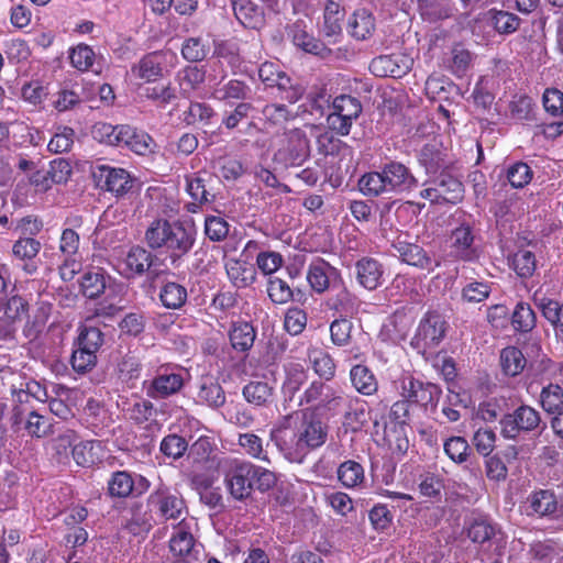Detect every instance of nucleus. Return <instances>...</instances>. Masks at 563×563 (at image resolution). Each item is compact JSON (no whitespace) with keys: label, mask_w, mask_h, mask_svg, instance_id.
Returning a JSON list of instances; mask_svg holds the SVG:
<instances>
[{"label":"nucleus","mask_w":563,"mask_h":563,"mask_svg":"<svg viewBox=\"0 0 563 563\" xmlns=\"http://www.w3.org/2000/svg\"><path fill=\"white\" fill-rule=\"evenodd\" d=\"M197 229L192 223L156 219L145 231V242L152 250H164L172 265H177L192 250Z\"/></svg>","instance_id":"f257e3e1"},{"label":"nucleus","mask_w":563,"mask_h":563,"mask_svg":"<svg viewBox=\"0 0 563 563\" xmlns=\"http://www.w3.org/2000/svg\"><path fill=\"white\" fill-rule=\"evenodd\" d=\"M328 438V426L314 413H303L302 421L290 442L282 431L273 430L271 439L286 460L302 463L309 452L322 446Z\"/></svg>","instance_id":"f03ea898"},{"label":"nucleus","mask_w":563,"mask_h":563,"mask_svg":"<svg viewBox=\"0 0 563 563\" xmlns=\"http://www.w3.org/2000/svg\"><path fill=\"white\" fill-rule=\"evenodd\" d=\"M500 435L507 440H518L526 434H540L545 424L540 412L531 406L521 405L499 419Z\"/></svg>","instance_id":"7ed1b4c3"},{"label":"nucleus","mask_w":563,"mask_h":563,"mask_svg":"<svg viewBox=\"0 0 563 563\" xmlns=\"http://www.w3.org/2000/svg\"><path fill=\"white\" fill-rule=\"evenodd\" d=\"M423 185L427 187L420 191V197L429 200L431 203L455 205L463 198V184L451 170L430 177Z\"/></svg>","instance_id":"20e7f679"},{"label":"nucleus","mask_w":563,"mask_h":563,"mask_svg":"<svg viewBox=\"0 0 563 563\" xmlns=\"http://www.w3.org/2000/svg\"><path fill=\"white\" fill-rule=\"evenodd\" d=\"M258 76L267 88H276L279 98L290 103L297 102L305 93V87L297 80H292L274 63L262 64Z\"/></svg>","instance_id":"39448f33"},{"label":"nucleus","mask_w":563,"mask_h":563,"mask_svg":"<svg viewBox=\"0 0 563 563\" xmlns=\"http://www.w3.org/2000/svg\"><path fill=\"white\" fill-rule=\"evenodd\" d=\"M253 463L231 460L224 472V484L232 498L239 501L249 499L253 493Z\"/></svg>","instance_id":"423d86ee"},{"label":"nucleus","mask_w":563,"mask_h":563,"mask_svg":"<svg viewBox=\"0 0 563 563\" xmlns=\"http://www.w3.org/2000/svg\"><path fill=\"white\" fill-rule=\"evenodd\" d=\"M309 155L310 146L306 133L300 129H291L284 133L275 159L286 166H299Z\"/></svg>","instance_id":"0eeeda50"},{"label":"nucleus","mask_w":563,"mask_h":563,"mask_svg":"<svg viewBox=\"0 0 563 563\" xmlns=\"http://www.w3.org/2000/svg\"><path fill=\"white\" fill-rule=\"evenodd\" d=\"M446 331V322L437 312H428L421 319L416 334L411 339V346L421 353L434 349L443 340Z\"/></svg>","instance_id":"6e6552de"},{"label":"nucleus","mask_w":563,"mask_h":563,"mask_svg":"<svg viewBox=\"0 0 563 563\" xmlns=\"http://www.w3.org/2000/svg\"><path fill=\"white\" fill-rule=\"evenodd\" d=\"M220 179L207 170H200L192 175L186 176V189L195 202L192 208L188 210L196 212L199 206L211 203L216 200Z\"/></svg>","instance_id":"1a4fd4ad"},{"label":"nucleus","mask_w":563,"mask_h":563,"mask_svg":"<svg viewBox=\"0 0 563 563\" xmlns=\"http://www.w3.org/2000/svg\"><path fill=\"white\" fill-rule=\"evenodd\" d=\"M441 388L432 383H424L412 376L406 377L401 382V396L423 407L426 411L435 412L438 402L441 398Z\"/></svg>","instance_id":"9d476101"},{"label":"nucleus","mask_w":563,"mask_h":563,"mask_svg":"<svg viewBox=\"0 0 563 563\" xmlns=\"http://www.w3.org/2000/svg\"><path fill=\"white\" fill-rule=\"evenodd\" d=\"M98 187L122 197L133 189L135 179L123 168L98 165L92 172Z\"/></svg>","instance_id":"9b49d317"},{"label":"nucleus","mask_w":563,"mask_h":563,"mask_svg":"<svg viewBox=\"0 0 563 563\" xmlns=\"http://www.w3.org/2000/svg\"><path fill=\"white\" fill-rule=\"evenodd\" d=\"M418 162L430 177L451 169L448 150L435 140L424 144L418 153Z\"/></svg>","instance_id":"f8f14e48"},{"label":"nucleus","mask_w":563,"mask_h":563,"mask_svg":"<svg viewBox=\"0 0 563 563\" xmlns=\"http://www.w3.org/2000/svg\"><path fill=\"white\" fill-rule=\"evenodd\" d=\"M147 503L164 520L178 519L184 509V500L163 484L150 494Z\"/></svg>","instance_id":"ddd939ff"},{"label":"nucleus","mask_w":563,"mask_h":563,"mask_svg":"<svg viewBox=\"0 0 563 563\" xmlns=\"http://www.w3.org/2000/svg\"><path fill=\"white\" fill-rule=\"evenodd\" d=\"M389 192L410 191L419 186L411 170L399 162H389L382 166Z\"/></svg>","instance_id":"4468645a"},{"label":"nucleus","mask_w":563,"mask_h":563,"mask_svg":"<svg viewBox=\"0 0 563 563\" xmlns=\"http://www.w3.org/2000/svg\"><path fill=\"white\" fill-rule=\"evenodd\" d=\"M118 146L126 147L137 155H147L155 152L156 143L145 131L139 130L129 124L119 125Z\"/></svg>","instance_id":"2eb2a0df"},{"label":"nucleus","mask_w":563,"mask_h":563,"mask_svg":"<svg viewBox=\"0 0 563 563\" xmlns=\"http://www.w3.org/2000/svg\"><path fill=\"white\" fill-rule=\"evenodd\" d=\"M154 526L152 508L142 503H133L128 509L124 529L134 537L147 534Z\"/></svg>","instance_id":"dca6fc26"},{"label":"nucleus","mask_w":563,"mask_h":563,"mask_svg":"<svg viewBox=\"0 0 563 563\" xmlns=\"http://www.w3.org/2000/svg\"><path fill=\"white\" fill-rule=\"evenodd\" d=\"M184 386V378L176 373H159L146 384V396L152 399H164L177 394Z\"/></svg>","instance_id":"f3484780"},{"label":"nucleus","mask_w":563,"mask_h":563,"mask_svg":"<svg viewBox=\"0 0 563 563\" xmlns=\"http://www.w3.org/2000/svg\"><path fill=\"white\" fill-rule=\"evenodd\" d=\"M526 512L528 516L555 517L560 506L554 492L550 489H540L531 493L526 501Z\"/></svg>","instance_id":"a211bd4d"},{"label":"nucleus","mask_w":563,"mask_h":563,"mask_svg":"<svg viewBox=\"0 0 563 563\" xmlns=\"http://www.w3.org/2000/svg\"><path fill=\"white\" fill-rule=\"evenodd\" d=\"M340 278L339 271L323 260L312 262L307 272V280L310 287L318 294L324 292Z\"/></svg>","instance_id":"6ab92c4d"},{"label":"nucleus","mask_w":563,"mask_h":563,"mask_svg":"<svg viewBox=\"0 0 563 563\" xmlns=\"http://www.w3.org/2000/svg\"><path fill=\"white\" fill-rule=\"evenodd\" d=\"M384 267L372 257H363L355 263L357 283L367 290L377 289L383 283Z\"/></svg>","instance_id":"aec40b11"},{"label":"nucleus","mask_w":563,"mask_h":563,"mask_svg":"<svg viewBox=\"0 0 563 563\" xmlns=\"http://www.w3.org/2000/svg\"><path fill=\"white\" fill-rule=\"evenodd\" d=\"M393 247L401 261L408 265L427 271L433 269L432 258L420 245L398 239L394 242Z\"/></svg>","instance_id":"412c9836"},{"label":"nucleus","mask_w":563,"mask_h":563,"mask_svg":"<svg viewBox=\"0 0 563 563\" xmlns=\"http://www.w3.org/2000/svg\"><path fill=\"white\" fill-rule=\"evenodd\" d=\"M165 60V54L163 52H152L144 55L136 64L131 68L133 76L144 79L147 82L156 81L163 77V63Z\"/></svg>","instance_id":"4be33fe9"},{"label":"nucleus","mask_w":563,"mask_h":563,"mask_svg":"<svg viewBox=\"0 0 563 563\" xmlns=\"http://www.w3.org/2000/svg\"><path fill=\"white\" fill-rule=\"evenodd\" d=\"M41 247V242L33 238H20L12 246L14 258L24 262L23 269L30 275L37 271V265L33 260L40 253Z\"/></svg>","instance_id":"5701e85b"},{"label":"nucleus","mask_w":563,"mask_h":563,"mask_svg":"<svg viewBox=\"0 0 563 563\" xmlns=\"http://www.w3.org/2000/svg\"><path fill=\"white\" fill-rule=\"evenodd\" d=\"M371 73L376 77L400 78L409 70V65L394 55H380L372 59Z\"/></svg>","instance_id":"b1692460"},{"label":"nucleus","mask_w":563,"mask_h":563,"mask_svg":"<svg viewBox=\"0 0 563 563\" xmlns=\"http://www.w3.org/2000/svg\"><path fill=\"white\" fill-rule=\"evenodd\" d=\"M421 18L428 22H438L454 15L455 8L450 0H417Z\"/></svg>","instance_id":"393cba45"},{"label":"nucleus","mask_w":563,"mask_h":563,"mask_svg":"<svg viewBox=\"0 0 563 563\" xmlns=\"http://www.w3.org/2000/svg\"><path fill=\"white\" fill-rule=\"evenodd\" d=\"M347 30L357 41L368 38L375 30V19L371 11L365 8L356 9L347 21Z\"/></svg>","instance_id":"a878e982"},{"label":"nucleus","mask_w":563,"mask_h":563,"mask_svg":"<svg viewBox=\"0 0 563 563\" xmlns=\"http://www.w3.org/2000/svg\"><path fill=\"white\" fill-rule=\"evenodd\" d=\"M467 537L474 543H485L489 541L497 531L493 521L484 515H472L465 522Z\"/></svg>","instance_id":"bb28decb"},{"label":"nucleus","mask_w":563,"mask_h":563,"mask_svg":"<svg viewBox=\"0 0 563 563\" xmlns=\"http://www.w3.org/2000/svg\"><path fill=\"white\" fill-rule=\"evenodd\" d=\"M238 21L250 29H257L263 23V11L252 0H230Z\"/></svg>","instance_id":"cd10ccee"},{"label":"nucleus","mask_w":563,"mask_h":563,"mask_svg":"<svg viewBox=\"0 0 563 563\" xmlns=\"http://www.w3.org/2000/svg\"><path fill=\"white\" fill-rule=\"evenodd\" d=\"M453 244L456 256L464 261H472L476 257V252L472 247L474 243L473 229L468 223H462L452 232Z\"/></svg>","instance_id":"c85d7f7f"},{"label":"nucleus","mask_w":563,"mask_h":563,"mask_svg":"<svg viewBox=\"0 0 563 563\" xmlns=\"http://www.w3.org/2000/svg\"><path fill=\"white\" fill-rule=\"evenodd\" d=\"M352 386L364 396H372L378 390V382L372 369L366 365H354L350 371Z\"/></svg>","instance_id":"c756f323"},{"label":"nucleus","mask_w":563,"mask_h":563,"mask_svg":"<svg viewBox=\"0 0 563 563\" xmlns=\"http://www.w3.org/2000/svg\"><path fill=\"white\" fill-rule=\"evenodd\" d=\"M225 271L229 279L238 288H245L256 279L255 268L244 261L230 258L225 263Z\"/></svg>","instance_id":"7c9ffc66"},{"label":"nucleus","mask_w":563,"mask_h":563,"mask_svg":"<svg viewBox=\"0 0 563 563\" xmlns=\"http://www.w3.org/2000/svg\"><path fill=\"white\" fill-rule=\"evenodd\" d=\"M244 399L257 407H267L273 402L274 388L267 382L252 380L243 389Z\"/></svg>","instance_id":"2f4dec72"},{"label":"nucleus","mask_w":563,"mask_h":563,"mask_svg":"<svg viewBox=\"0 0 563 563\" xmlns=\"http://www.w3.org/2000/svg\"><path fill=\"white\" fill-rule=\"evenodd\" d=\"M134 478L128 471L113 472L108 479L107 493L111 498H128L134 494Z\"/></svg>","instance_id":"473e14b6"},{"label":"nucleus","mask_w":563,"mask_h":563,"mask_svg":"<svg viewBox=\"0 0 563 563\" xmlns=\"http://www.w3.org/2000/svg\"><path fill=\"white\" fill-rule=\"evenodd\" d=\"M181 93L189 96L190 92L198 90L206 80V70L203 67L186 66L181 68L176 76Z\"/></svg>","instance_id":"72a5a7b5"},{"label":"nucleus","mask_w":563,"mask_h":563,"mask_svg":"<svg viewBox=\"0 0 563 563\" xmlns=\"http://www.w3.org/2000/svg\"><path fill=\"white\" fill-rule=\"evenodd\" d=\"M534 303L541 310L543 317L561 333H563V303L556 300L539 297L536 292L533 296Z\"/></svg>","instance_id":"f704fd0d"},{"label":"nucleus","mask_w":563,"mask_h":563,"mask_svg":"<svg viewBox=\"0 0 563 563\" xmlns=\"http://www.w3.org/2000/svg\"><path fill=\"white\" fill-rule=\"evenodd\" d=\"M256 331L249 322H240L232 327L229 339L234 350L239 352L249 351L255 341Z\"/></svg>","instance_id":"c9c22d12"},{"label":"nucleus","mask_w":563,"mask_h":563,"mask_svg":"<svg viewBox=\"0 0 563 563\" xmlns=\"http://www.w3.org/2000/svg\"><path fill=\"white\" fill-rule=\"evenodd\" d=\"M187 296V289L176 282L165 283L159 291L162 305L172 310L180 309L186 303Z\"/></svg>","instance_id":"e433bc0d"},{"label":"nucleus","mask_w":563,"mask_h":563,"mask_svg":"<svg viewBox=\"0 0 563 563\" xmlns=\"http://www.w3.org/2000/svg\"><path fill=\"white\" fill-rule=\"evenodd\" d=\"M360 300L349 291L346 287L342 289L330 300V309L335 310L340 317L352 318L358 312Z\"/></svg>","instance_id":"4c0bfd02"},{"label":"nucleus","mask_w":563,"mask_h":563,"mask_svg":"<svg viewBox=\"0 0 563 563\" xmlns=\"http://www.w3.org/2000/svg\"><path fill=\"white\" fill-rule=\"evenodd\" d=\"M345 16L344 8L336 0H328L324 8V34L325 36L339 35L342 31V22Z\"/></svg>","instance_id":"58836bf2"},{"label":"nucleus","mask_w":563,"mask_h":563,"mask_svg":"<svg viewBox=\"0 0 563 563\" xmlns=\"http://www.w3.org/2000/svg\"><path fill=\"white\" fill-rule=\"evenodd\" d=\"M526 357L521 350L516 346H507L500 352V366L507 376L519 375L526 366Z\"/></svg>","instance_id":"ea45409f"},{"label":"nucleus","mask_w":563,"mask_h":563,"mask_svg":"<svg viewBox=\"0 0 563 563\" xmlns=\"http://www.w3.org/2000/svg\"><path fill=\"white\" fill-rule=\"evenodd\" d=\"M107 288V279L102 271H88L80 280V289L85 297L96 299L100 297Z\"/></svg>","instance_id":"a19ab883"},{"label":"nucleus","mask_w":563,"mask_h":563,"mask_svg":"<svg viewBox=\"0 0 563 563\" xmlns=\"http://www.w3.org/2000/svg\"><path fill=\"white\" fill-rule=\"evenodd\" d=\"M489 21L495 31L499 34H511L520 25L521 19L515 13L492 9L488 11Z\"/></svg>","instance_id":"79ce46f5"},{"label":"nucleus","mask_w":563,"mask_h":563,"mask_svg":"<svg viewBox=\"0 0 563 563\" xmlns=\"http://www.w3.org/2000/svg\"><path fill=\"white\" fill-rule=\"evenodd\" d=\"M198 397L213 409H218L225 404V393L222 386L211 378L201 383Z\"/></svg>","instance_id":"37998d69"},{"label":"nucleus","mask_w":563,"mask_h":563,"mask_svg":"<svg viewBox=\"0 0 563 563\" xmlns=\"http://www.w3.org/2000/svg\"><path fill=\"white\" fill-rule=\"evenodd\" d=\"M309 361L316 374L325 379L330 380L335 375V364L333 358L320 349H312L308 352Z\"/></svg>","instance_id":"c03bdc74"},{"label":"nucleus","mask_w":563,"mask_h":563,"mask_svg":"<svg viewBox=\"0 0 563 563\" xmlns=\"http://www.w3.org/2000/svg\"><path fill=\"white\" fill-rule=\"evenodd\" d=\"M358 187L365 196L369 197H378L389 192L383 169L363 175L358 180Z\"/></svg>","instance_id":"a18cd8bd"},{"label":"nucleus","mask_w":563,"mask_h":563,"mask_svg":"<svg viewBox=\"0 0 563 563\" xmlns=\"http://www.w3.org/2000/svg\"><path fill=\"white\" fill-rule=\"evenodd\" d=\"M195 539L190 532L180 527L169 540V550L177 558L195 559L192 549Z\"/></svg>","instance_id":"49530a36"},{"label":"nucleus","mask_w":563,"mask_h":563,"mask_svg":"<svg viewBox=\"0 0 563 563\" xmlns=\"http://www.w3.org/2000/svg\"><path fill=\"white\" fill-rule=\"evenodd\" d=\"M536 314L530 305L520 301L516 305L511 316V324L516 331L530 332L536 327Z\"/></svg>","instance_id":"de8ad7c7"},{"label":"nucleus","mask_w":563,"mask_h":563,"mask_svg":"<svg viewBox=\"0 0 563 563\" xmlns=\"http://www.w3.org/2000/svg\"><path fill=\"white\" fill-rule=\"evenodd\" d=\"M152 262V253L141 246L131 247L125 258L126 268L137 275L144 274L151 267Z\"/></svg>","instance_id":"09e8293b"},{"label":"nucleus","mask_w":563,"mask_h":563,"mask_svg":"<svg viewBox=\"0 0 563 563\" xmlns=\"http://www.w3.org/2000/svg\"><path fill=\"white\" fill-rule=\"evenodd\" d=\"M540 404L549 413L559 412L563 409V388L556 384L543 387L540 394Z\"/></svg>","instance_id":"8fccbe9b"},{"label":"nucleus","mask_w":563,"mask_h":563,"mask_svg":"<svg viewBox=\"0 0 563 563\" xmlns=\"http://www.w3.org/2000/svg\"><path fill=\"white\" fill-rule=\"evenodd\" d=\"M103 343V332L97 327L85 324L79 328V334L74 345H79L97 353Z\"/></svg>","instance_id":"3c124183"},{"label":"nucleus","mask_w":563,"mask_h":563,"mask_svg":"<svg viewBox=\"0 0 563 563\" xmlns=\"http://www.w3.org/2000/svg\"><path fill=\"white\" fill-rule=\"evenodd\" d=\"M216 115L213 109L203 102H191L188 110L184 112V122L187 125H208Z\"/></svg>","instance_id":"603ef678"},{"label":"nucleus","mask_w":563,"mask_h":563,"mask_svg":"<svg viewBox=\"0 0 563 563\" xmlns=\"http://www.w3.org/2000/svg\"><path fill=\"white\" fill-rule=\"evenodd\" d=\"M210 46L200 37H189L181 46V56L189 63H199L206 59Z\"/></svg>","instance_id":"864d4df0"},{"label":"nucleus","mask_w":563,"mask_h":563,"mask_svg":"<svg viewBox=\"0 0 563 563\" xmlns=\"http://www.w3.org/2000/svg\"><path fill=\"white\" fill-rule=\"evenodd\" d=\"M70 364L75 372L85 374L90 372L97 364V353L92 350L74 345Z\"/></svg>","instance_id":"5fc2aeb1"},{"label":"nucleus","mask_w":563,"mask_h":563,"mask_svg":"<svg viewBox=\"0 0 563 563\" xmlns=\"http://www.w3.org/2000/svg\"><path fill=\"white\" fill-rule=\"evenodd\" d=\"M338 477L346 487H355L364 479L363 466L355 461H345L338 468Z\"/></svg>","instance_id":"6e6d98bb"},{"label":"nucleus","mask_w":563,"mask_h":563,"mask_svg":"<svg viewBox=\"0 0 563 563\" xmlns=\"http://www.w3.org/2000/svg\"><path fill=\"white\" fill-rule=\"evenodd\" d=\"M187 450V440L176 433H170L164 437L159 444V451L166 457L173 460H178L183 457Z\"/></svg>","instance_id":"4d7b16f0"},{"label":"nucleus","mask_w":563,"mask_h":563,"mask_svg":"<svg viewBox=\"0 0 563 563\" xmlns=\"http://www.w3.org/2000/svg\"><path fill=\"white\" fill-rule=\"evenodd\" d=\"M473 60L472 53L461 45L454 46L449 60V69L457 77H462L470 69Z\"/></svg>","instance_id":"13d9d810"},{"label":"nucleus","mask_w":563,"mask_h":563,"mask_svg":"<svg viewBox=\"0 0 563 563\" xmlns=\"http://www.w3.org/2000/svg\"><path fill=\"white\" fill-rule=\"evenodd\" d=\"M267 294L276 305H285L294 299V290L286 280L279 277L269 278Z\"/></svg>","instance_id":"bf43d9fd"},{"label":"nucleus","mask_w":563,"mask_h":563,"mask_svg":"<svg viewBox=\"0 0 563 563\" xmlns=\"http://www.w3.org/2000/svg\"><path fill=\"white\" fill-rule=\"evenodd\" d=\"M129 419L136 424H142L155 416L156 409L152 401L147 399H139L123 409Z\"/></svg>","instance_id":"052dcab7"},{"label":"nucleus","mask_w":563,"mask_h":563,"mask_svg":"<svg viewBox=\"0 0 563 563\" xmlns=\"http://www.w3.org/2000/svg\"><path fill=\"white\" fill-rule=\"evenodd\" d=\"M333 110L343 118L355 120L362 112V104L355 97L342 95L334 99Z\"/></svg>","instance_id":"680f3d73"},{"label":"nucleus","mask_w":563,"mask_h":563,"mask_svg":"<svg viewBox=\"0 0 563 563\" xmlns=\"http://www.w3.org/2000/svg\"><path fill=\"white\" fill-rule=\"evenodd\" d=\"M353 323L349 318L340 317L330 324L331 341L336 346H345L351 341Z\"/></svg>","instance_id":"e2e57ef3"},{"label":"nucleus","mask_w":563,"mask_h":563,"mask_svg":"<svg viewBox=\"0 0 563 563\" xmlns=\"http://www.w3.org/2000/svg\"><path fill=\"white\" fill-rule=\"evenodd\" d=\"M142 96L164 107L176 99V91L170 84H158L142 88Z\"/></svg>","instance_id":"0e129e2a"},{"label":"nucleus","mask_w":563,"mask_h":563,"mask_svg":"<svg viewBox=\"0 0 563 563\" xmlns=\"http://www.w3.org/2000/svg\"><path fill=\"white\" fill-rule=\"evenodd\" d=\"M238 443L251 457L271 463L269 459L264 453L263 441L258 435L254 433L240 434Z\"/></svg>","instance_id":"69168bd1"},{"label":"nucleus","mask_w":563,"mask_h":563,"mask_svg":"<svg viewBox=\"0 0 563 563\" xmlns=\"http://www.w3.org/2000/svg\"><path fill=\"white\" fill-rule=\"evenodd\" d=\"M445 454L455 463H464L470 454V445L462 437H451L444 443Z\"/></svg>","instance_id":"338daca9"},{"label":"nucleus","mask_w":563,"mask_h":563,"mask_svg":"<svg viewBox=\"0 0 563 563\" xmlns=\"http://www.w3.org/2000/svg\"><path fill=\"white\" fill-rule=\"evenodd\" d=\"M229 223L221 217L208 216L205 219V234L213 242L223 241L229 234Z\"/></svg>","instance_id":"774afa93"}]
</instances>
